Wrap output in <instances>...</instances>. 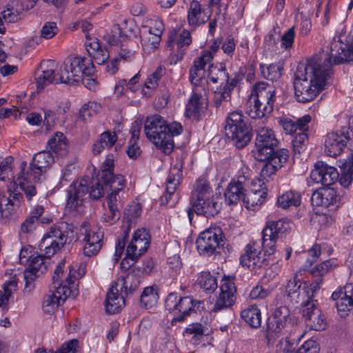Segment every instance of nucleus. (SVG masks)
<instances>
[{
  "label": "nucleus",
  "mask_w": 353,
  "mask_h": 353,
  "mask_svg": "<svg viewBox=\"0 0 353 353\" xmlns=\"http://www.w3.org/2000/svg\"><path fill=\"white\" fill-rule=\"evenodd\" d=\"M211 194L212 190L208 182L205 179H198L195 183L190 199L211 196Z\"/></svg>",
  "instance_id": "nucleus-50"
},
{
  "label": "nucleus",
  "mask_w": 353,
  "mask_h": 353,
  "mask_svg": "<svg viewBox=\"0 0 353 353\" xmlns=\"http://www.w3.org/2000/svg\"><path fill=\"white\" fill-rule=\"evenodd\" d=\"M182 125L177 122L168 124L159 114L148 117L145 121L144 132L146 137L165 154L173 150V138L182 132Z\"/></svg>",
  "instance_id": "nucleus-4"
},
{
  "label": "nucleus",
  "mask_w": 353,
  "mask_h": 353,
  "mask_svg": "<svg viewBox=\"0 0 353 353\" xmlns=\"http://www.w3.org/2000/svg\"><path fill=\"white\" fill-rule=\"evenodd\" d=\"M316 276V278L312 283H310V285L304 283V285L302 288V294L303 295H304L305 299H307V301L313 300L314 293L320 289L321 285L323 283L321 276Z\"/></svg>",
  "instance_id": "nucleus-56"
},
{
  "label": "nucleus",
  "mask_w": 353,
  "mask_h": 353,
  "mask_svg": "<svg viewBox=\"0 0 353 353\" xmlns=\"http://www.w3.org/2000/svg\"><path fill=\"white\" fill-rule=\"evenodd\" d=\"M191 43L190 32L188 30H183L179 34L175 31L171 32L169 35L168 46L172 48L176 44L177 48L181 49L189 46Z\"/></svg>",
  "instance_id": "nucleus-42"
},
{
  "label": "nucleus",
  "mask_w": 353,
  "mask_h": 353,
  "mask_svg": "<svg viewBox=\"0 0 353 353\" xmlns=\"http://www.w3.org/2000/svg\"><path fill=\"white\" fill-rule=\"evenodd\" d=\"M342 37L335 35L319 55L297 67L293 84L294 96L299 102H310L325 89L331 66L353 61V39L345 45V49Z\"/></svg>",
  "instance_id": "nucleus-1"
},
{
  "label": "nucleus",
  "mask_w": 353,
  "mask_h": 353,
  "mask_svg": "<svg viewBox=\"0 0 353 353\" xmlns=\"http://www.w3.org/2000/svg\"><path fill=\"white\" fill-rule=\"evenodd\" d=\"M207 108L208 101L205 86L193 88L192 95L186 104V117L198 120Z\"/></svg>",
  "instance_id": "nucleus-18"
},
{
  "label": "nucleus",
  "mask_w": 353,
  "mask_h": 353,
  "mask_svg": "<svg viewBox=\"0 0 353 353\" xmlns=\"http://www.w3.org/2000/svg\"><path fill=\"white\" fill-rule=\"evenodd\" d=\"M289 316V309L286 306H280L268 318L266 330V339L268 345H273L276 339L282 335Z\"/></svg>",
  "instance_id": "nucleus-14"
},
{
  "label": "nucleus",
  "mask_w": 353,
  "mask_h": 353,
  "mask_svg": "<svg viewBox=\"0 0 353 353\" xmlns=\"http://www.w3.org/2000/svg\"><path fill=\"white\" fill-rule=\"evenodd\" d=\"M224 235L219 227H211L200 233L196 241L198 252L203 256L219 252L223 246Z\"/></svg>",
  "instance_id": "nucleus-11"
},
{
  "label": "nucleus",
  "mask_w": 353,
  "mask_h": 353,
  "mask_svg": "<svg viewBox=\"0 0 353 353\" xmlns=\"http://www.w3.org/2000/svg\"><path fill=\"white\" fill-rule=\"evenodd\" d=\"M279 237L273 234L269 229L263 228L262 231L261 249L263 248L265 256H270L276 250V241Z\"/></svg>",
  "instance_id": "nucleus-39"
},
{
  "label": "nucleus",
  "mask_w": 353,
  "mask_h": 353,
  "mask_svg": "<svg viewBox=\"0 0 353 353\" xmlns=\"http://www.w3.org/2000/svg\"><path fill=\"white\" fill-rule=\"evenodd\" d=\"M292 227L291 221L287 219H279L276 221H269L267 223L265 229H269L273 234L279 237V234L288 233Z\"/></svg>",
  "instance_id": "nucleus-49"
},
{
  "label": "nucleus",
  "mask_w": 353,
  "mask_h": 353,
  "mask_svg": "<svg viewBox=\"0 0 353 353\" xmlns=\"http://www.w3.org/2000/svg\"><path fill=\"white\" fill-rule=\"evenodd\" d=\"M86 263L80 262L79 264L72 265L70 268L69 273L65 278V281L69 285H74L75 281L83 276L85 274Z\"/></svg>",
  "instance_id": "nucleus-53"
},
{
  "label": "nucleus",
  "mask_w": 353,
  "mask_h": 353,
  "mask_svg": "<svg viewBox=\"0 0 353 353\" xmlns=\"http://www.w3.org/2000/svg\"><path fill=\"white\" fill-rule=\"evenodd\" d=\"M208 328L199 323H193L185 328V334L191 336V341L194 344H198L206 335Z\"/></svg>",
  "instance_id": "nucleus-48"
},
{
  "label": "nucleus",
  "mask_w": 353,
  "mask_h": 353,
  "mask_svg": "<svg viewBox=\"0 0 353 353\" xmlns=\"http://www.w3.org/2000/svg\"><path fill=\"white\" fill-rule=\"evenodd\" d=\"M195 303L190 296L181 297L176 292L170 293L165 301V307L174 315L172 324L184 321L194 311Z\"/></svg>",
  "instance_id": "nucleus-10"
},
{
  "label": "nucleus",
  "mask_w": 353,
  "mask_h": 353,
  "mask_svg": "<svg viewBox=\"0 0 353 353\" xmlns=\"http://www.w3.org/2000/svg\"><path fill=\"white\" fill-rule=\"evenodd\" d=\"M307 140V135L305 132H300L297 134L292 141L294 152L300 154L305 150V142Z\"/></svg>",
  "instance_id": "nucleus-63"
},
{
  "label": "nucleus",
  "mask_w": 353,
  "mask_h": 353,
  "mask_svg": "<svg viewBox=\"0 0 353 353\" xmlns=\"http://www.w3.org/2000/svg\"><path fill=\"white\" fill-rule=\"evenodd\" d=\"M289 157V152L286 149L276 150L274 155L268 158V162L266 163L261 170V175L263 176H270L273 174L278 169L281 168L285 163Z\"/></svg>",
  "instance_id": "nucleus-31"
},
{
  "label": "nucleus",
  "mask_w": 353,
  "mask_h": 353,
  "mask_svg": "<svg viewBox=\"0 0 353 353\" xmlns=\"http://www.w3.org/2000/svg\"><path fill=\"white\" fill-rule=\"evenodd\" d=\"M302 283L298 279V276L296 274L294 276L290 279L286 285V293L288 296L291 299L292 301L299 303H305L304 295L302 294L301 288Z\"/></svg>",
  "instance_id": "nucleus-37"
},
{
  "label": "nucleus",
  "mask_w": 353,
  "mask_h": 353,
  "mask_svg": "<svg viewBox=\"0 0 353 353\" xmlns=\"http://www.w3.org/2000/svg\"><path fill=\"white\" fill-rule=\"evenodd\" d=\"M118 139L115 132L109 130L101 134L99 138L93 144L92 152L94 154H100L103 150L110 149Z\"/></svg>",
  "instance_id": "nucleus-35"
},
{
  "label": "nucleus",
  "mask_w": 353,
  "mask_h": 353,
  "mask_svg": "<svg viewBox=\"0 0 353 353\" xmlns=\"http://www.w3.org/2000/svg\"><path fill=\"white\" fill-rule=\"evenodd\" d=\"M231 99V94L225 88L214 93V103L216 108L225 107L229 103Z\"/></svg>",
  "instance_id": "nucleus-60"
},
{
  "label": "nucleus",
  "mask_w": 353,
  "mask_h": 353,
  "mask_svg": "<svg viewBox=\"0 0 353 353\" xmlns=\"http://www.w3.org/2000/svg\"><path fill=\"white\" fill-rule=\"evenodd\" d=\"M39 272L28 268L23 272L25 283V292H30L34 288V282L39 276Z\"/></svg>",
  "instance_id": "nucleus-61"
},
{
  "label": "nucleus",
  "mask_w": 353,
  "mask_h": 353,
  "mask_svg": "<svg viewBox=\"0 0 353 353\" xmlns=\"http://www.w3.org/2000/svg\"><path fill=\"white\" fill-rule=\"evenodd\" d=\"M269 258L261 253L260 241H251L244 248V253L240 257V263L252 270H257L269 265Z\"/></svg>",
  "instance_id": "nucleus-15"
},
{
  "label": "nucleus",
  "mask_w": 353,
  "mask_h": 353,
  "mask_svg": "<svg viewBox=\"0 0 353 353\" xmlns=\"http://www.w3.org/2000/svg\"><path fill=\"white\" fill-rule=\"evenodd\" d=\"M249 181L245 176H239L236 181L230 182L224 193L225 203L229 205H236L244 197L245 187Z\"/></svg>",
  "instance_id": "nucleus-27"
},
{
  "label": "nucleus",
  "mask_w": 353,
  "mask_h": 353,
  "mask_svg": "<svg viewBox=\"0 0 353 353\" xmlns=\"http://www.w3.org/2000/svg\"><path fill=\"white\" fill-rule=\"evenodd\" d=\"M235 293L236 287L233 278L224 276L223 283L220 287V294L212 311L216 312L231 307L236 300Z\"/></svg>",
  "instance_id": "nucleus-19"
},
{
  "label": "nucleus",
  "mask_w": 353,
  "mask_h": 353,
  "mask_svg": "<svg viewBox=\"0 0 353 353\" xmlns=\"http://www.w3.org/2000/svg\"><path fill=\"white\" fill-rule=\"evenodd\" d=\"M61 79L65 84L80 81L84 76H92L94 72L92 59L77 56L69 57L60 66Z\"/></svg>",
  "instance_id": "nucleus-7"
},
{
  "label": "nucleus",
  "mask_w": 353,
  "mask_h": 353,
  "mask_svg": "<svg viewBox=\"0 0 353 353\" xmlns=\"http://www.w3.org/2000/svg\"><path fill=\"white\" fill-rule=\"evenodd\" d=\"M225 130L226 136L238 149L246 146L251 140V129L241 112L234 111L229 114Z\"/></svg>",
  "instance_id": "nucleus-8"
},
{
  "label": "nucleus",
  "mask_w": 353,
  "mask_h": 353,
  "mask_svg": "<svg viewBox=\"0 0 353 353\" xmlns=\"http://www.w3.org/2000/svg\"><path fill=\"white\" fill-rule=\"evenodd\" d=\"M198 281L200 287L206 292H212L217 288L216 279L209 272H202Z\"/></svg>",
  "instance_id": "nucleus-54"
},
{
  "label": "nucleus",
  "mask_w": 353,
  "mask_h": 353,
  "mask_svg": "<svg viewBox=\"0 0 353 353\" xmlns=\"http://www.w3.org/2000/svg\"><path fill=\"white\" fill-rule=\"evenodd\" d=\"M141 213V205L134 203L128 206L125 210L123 215V230L128 231L129 233L132 226L134 224L135 221L140 216Z\"/></svg>",
  "instance_id": "nucleus-41"
},
{
  "label": "nucleus",
  "mask_w": 353,
  "mask_h": 353,
  "mask_svg": "<svg viewBox=\"0 0 353 353\" xmlns=\"http://www.w3.org/2000/svg\"><path fill=\"white\" fill-rule=\"evenodd\" d=\"M208 76L210 80L214 83L225 84L229 80V74L225 67H214L211 65L209 68Z\"/></svg>",
  "instance_id": "nucleus-52"
},
{
  "label": "nucleus",
  "mask_w": 353,
  "mask_h": 353,
  "mask_svg": "<svg viewBox=\"0 0 353 353\" xmlns=\"http://www.w3.org/2000/svg\"><path fill=\"white\" fill-rule=\"evenodd\" d=\"M275 91L265 82H258L253 86L245 103V112L252 119H260L273 110Z\"/></svg>",
  "instance_id": "nucleus-6"
},
{
  "label": "nucleus",
  "mask_w": 353,
  "mask_h": 353,
  "mask_svg": "<svg viewBox=\"0 0 353 353\" xmlns=\"http://www.w3.org/2000/svg\"><path fill=\"white\" fill-rule=\"evenodd\" d=\"M264 185L263 182L257 179L252 182V187L248 191H245L243 203L248 209L255 210L264 202L266 195Z\"/></svg>",
  "instance_id": "nucleus-24"
},
{
  "label": "nucleus",
  "mask_w": 353,
  "mask_h": 353,
  "mask_svg": "<svg viewBox=\"0 0 353 353\" xmlns=\"http://www.w3.org/2000/svg\"><path fill=\"white\" fill-rule=\"evenodd\" d=\"M336 261L334 259L326 260L316 266L315 270H312L314 276H323L330 270L336 266Z\"/></svg>",
  "instance_id": "nucleus-62"
},
{
  "label": "nucleus",
  "mask_w": 353,
  "mask_h": 353,
  "mask_svg": "<svg viewBox=\"0 0 353 353\" xmlns=\"http://www.w3.org/2000/svg\"><path fill=\"white\" fill-rule=\"evenodd\" d=\"M183 167V157L182 156L176 159L175 163L172 165L167 179L165 193L161 197L162 205L173 206L178 199L175 194L177 187L182 179V169Z\"/></svg>",
  "instance_id": "nucleus-13"
},
{
  "label": "nucleus",
  "mask_w": 353,
  "mask_h": 353,
  "mask_svg": "<svg viewBox=\"0 0 353 353\" xmlns=\"http://www.w3.org/2000/svg\"><path fill=\"white\" fill-rule=\"evenodd\" d=\"M339 174L337 170L328 165L323 161H318L310 173V179L316 183L324 186L334 184L339 179Z\"/></svg>",
  "instance_id": "nucleus-21"
},
{
  "label": "nucleus",
  "mask_w": 353,
  "mask_h": 353,
  "mask_svg": "<svg viewBox=\"0 0 353 353\" xmlns=\"http://www.w3.org/2000/svg\"><path fill=\"white\" fill-rule=\"evenodd\" d=\"M274 132L269 128L263 127L257 130L255 147L253 150L254 158L257 161H265L276 153L278 145Z\"/></svg>",
  "instance_id": "nucleus-9"
},
{
  "label": "nucleus",
  "mask_w": 353,
  "mask_h": 353,
  "mask_svg": "<svg viewBox=\"0 0 353 353\" xmlns=\"http://www.w3.org/2000/svg\"><path fill=\"white\" fill-rule=\"evenodd\" d=\"M113 169V159L108 156L103 163L95 182L88 176L73 182L68 190L67 207L74 210L82 205L88 192L91 198L99 199L103 196L105 190L110 191L108 196H114L115 199L122 200L126 188V180L121 174H114Z\"/></svg>",
  "instance_id": "nucleus-2"
},
{
  "label": "nucleus",
  "mask_w": 353,
  "mask_h": 353,
  "mask_svg": "<svg viewBox=\"0 0 353 353\" xmlns=\"http://www.w3.org/2000/svg\"><path fill=\"white\" fill-rule=\"evenodd\" d=\"M124 305L125 299L123 292H121L114 283L106 295L105 302L106 312L109 314L119 312Z\"/></svg>",
  "instance_id": "nucleus-32"
},
{
  "label": "nucleus",
  "mask_w": 353,
  "mask_h": 353,
  "mask_svg": "<svg viewBox=\"0 0 353 353\" xmlns=\"http://www.w3.org/2000/svg\"><path fill=\"white\" fill-rule=\"evenodd\" d=\"M114 284L120 289L121 292L124 290V292L127 295L137 289L140 284V280L134 272H129L125 277H119Z\"/></svg>",
  "instance_id": "nucleus-36"
},
{
  "label": "nucleus",
  "mask_w": 353,
  "mask_h": 353,
  "mask_svg": "<svg viewBox=\"0 0 353 353\" xmlns=\"http://www.w3.org/2000/svg\"><path fill=\"white\" fill-rule=\"evenodd\" d=\"M85 47L90 57L99 65L103 64L110 57L108 50L100 45L97 38L86 35Z\"/></svg>",
  "instance_id": "nucleus-30"
},
{
  "label": "nucleus",
  "mask_w": 353,
  "mask_h": 353,
  "mask_svg": "<svg viewBox=\"0 0 353 353\" xmlns=\"http://www.w3.org/2000/svg\"><path fill=\"white\" fill-rule=\"evenodd\" d=\"M241 318L251 327L256 328L261 324V314L260 310L254 305L243 310L241 314Z\"/></svg>",
  "instance_id": "nucleus-46"
},
{
  "label": "nucleus",
  "mask_w": 353,
  "mask_h": 353,
  "mask_svg": "<svg viewBox=\"0 0 353 353\" xmlns=\"http://www.w3.org/2000/svg\"><path fill=\"white\" fill-rule=\"evenodd\" d=\"M262 76L270 81H277L281 76L283 66L279 63H272L268 66L260 65Z\"/></svg>",
  "instance_id": "nucleus-51"
},
{
  "label": "nucleus",
  "mask_w": 353,
  "mask_h": 353,
  "mask_svg": "<svg viewBox=\"0 0 353 353\" xmlns=\"http://www.w3.org/2000/svg\"><path fill=\"white\" fill-rule=\"evenodd\" d=\"M72 233V225L66 222H59L52 226L39 245V248L43 254L31 258L28 268L39 273H43L47 268L44 258L49 259L59 250L66 243L68 235Z\"/></svg>",
  "instance_id": "nucleus-3"
},
{
  "label": "nucleus",
  "mask_w": 353,
  "mask_h": 353,
  "mask_svg": "<svg viewBox=\"0 0 353 353\" xmlns=\"http://www.w3.org/2000/svg\"><path fill=\"white\" fill-rule=\"evenodd\" d=\"M150 245V234L145 229H138L126 249V256L134 261L145 252Z\"/></svg>",
  "instance_id": "nucleus-22"
},
{
  "label": "nucleus",
  "mask_w": 353,
  "mask_h": 353,
  "mask_svg": "<svg viewBox=\"0 0 353 353\" xmlns=\"http://www.w3.org/2000/svg\"><path fill=\"white\" fill-rule=\"evenodd\" d=\"M208 17L205 12V9L197 0H192L188 9L187 21L192 30L205 24L208 20Z\"/></svg>",
  "instance_id": "nucleus-29"
},
{
  "label": "nucleus",
  "mask_w": 353,
  "mask_h": 353,
  "mask_svg": "<svg viewBox=\"0 0 353 353\" xmlns=\"http://www.w3.org/2000/svg\"><path fill=\"white\" fill-rule=\"evenodd\" d=\"M163 74V67L159 66L156 70L148 77L145 82L144 88L142 90V93L146 98L150 97L158 87L159 81Z\"/></svg>",
  "instance_id": "nucleus-40"
},
{
  "label": "nucleus",
  "mask_w": 353,
  "mask_h": 353,
  "mask_svg": "<svg viewBox=\"0 0 353 353\" xmlns=\"http://www.w3.org/2000/svg\"><path fill=\"white\" fill-rule=\"evenodd\" d=\"M63 79H61V72L55 74L53 68H46L41 71L36 78V83L38 91H41L46 86L50 84L64 83Z\"/></svg>",
  "instance_id": "nucleus-34"
},
{
  "label": "nucleus",
  "mask_w": 353,
  "mask_h": 353,
  "mask_svg": "<svg viewBox=\"0 0 353 353\" xmlns=\"http://www.w3.org/2000/svg\"><path fill=\"white\" fill-rule=\"evenodd\" d=\"M301 202V195L299 192L294 190L287 191L279 196L277 204L279 207L285 209L291 206H299Z\"/></svg>",
  "instance_id": "nucleus-43"
},
{
  "label": "nucleus",
  "mask_w": 353,
  "mask_h": 353,
  "mask_svg": "<svg viewBox=\"0 0 353 353\" xmlns=\"http://www.w3.org/2000/svg\"><path fill=\"white\" fill-rule=\"evenodd\" d=\"M339 183L344 188L348 187L353 181V153L351 152L341 167Z\"/></svg>",
  "instance_id": "nucleus-38"
},
{
  "label": "nucleus",
  "mask_w": 353,
  "mask_h": 353,
  "mask_svg": "<svg viewBox=\"0 0 353 353\" xmlns=\"http://www.w3.org/2000/svg\"><path fill=\"white\" fill-rule=\"evenodd\" d=\"M302 315L307 327L311 330L321 331L325 329L327 322L316 300L301 303Z\"/></svg>",
  "instance_id": "nucleus-17"
},
{
  "label": "nucleus",
  "mask_w": 353,
  "mask_h": 353,
  "mask_svg": "<svg viewBox=\"0 0 353 353\" xmlns=\"http://www.w3.org/2000/svg\"><path fill=\"white\" fill-rule=\"evenodd\" d=\"M65 266V261H62L58 265L54 272L52 276V284L54 291L52 292L59 298L62 302H64L68 297H69L72 292L74 285H69L66 283L65 279L61 281V277L63 274V268Z\"/></svg>",
  "instance_id": "nucleus-26"
},
{
  "label": "nucleus",
  "mask_w": 353,
  "mask_h": 353,
  "mask_svg": "<svg viewBox=\"0 0 353 353\" xmlns=\"http://www.w3.org/2000/svg\"><path fill=\"white\" fill-rule=\"evenodd\" d=\"M79 239L83 243L84 255L93 256L97 255L102 248L103 232L97 226L83 223L79 229Z\"/></svg>",
  "instance_id": "nucleus-12"
},
{
  "label": "nucleus",
  "mask_w": 353,
  "mask_h": 353,
  "mask_svg": "<svg viewBox=\"0 0 353 353\" xmlns=\"http://www.w3.org/2000/svg\"><path fill=\"white\" fill-rule=\"evenodd\" d=\"M159 294L154 286L144 288L141 296L140 303L142 307L148 309L154 306L158 301Z\"/></svg>",
  "instance_id": "nucleus-47"
},
{
  "label": "nucleus",
  "mask_w": 353,
  "mask_h": 353,
  "mask_svg": "<svg viewBox=\"0 0 353 353\" xmlns=\"http://www.w3.org/2000/svg\"><path fill=\"white\" fill-rule=\"evenodd\" d=\"M295 346L288 338H282L276 345L275 353H294Z\"/></svg>",
  "instance_id": "nucleus-64"
},
{
  "label": "nucleus",
  "mask_w": 353,
  "mask_h": 353,
  "mask_svg": "<svg viewBox=\"0 0 353 353\" xmlns=\"http://www.w3.org/2000/svg\"><path fill=\"white\" fill-rule=\"evenodd\" d=\"M19 0H11L6 9L1 12L5 23H15L20 19L22 13Z\"/></svg>",
  "instance_id": "nucleus-45"
},
{
  "label": "nucleus",
  "mask_w": 353,
  "mask_h": 353,
  "mask_svg": "<svg viewBox=\"0 0 353 353\" xmlns=\"http://www.w3.org/2000/svg\"><path fill=\"white\" fill-rule=\"evenodd\" d=\"M100 105L94 101H90L85 104L80 110L79 118L83 121L87 120L96 114L99 110Z\"/></svg>",
  "instance_id": "nucleus-59"
},
{
  "label": "nucleus",
  "mask_w": 353,
  "mask_h": 353,
  "mask_svg": "<svg viewBox=\"0 0 353 353\" xmlns=\"http://www.w3.org/2000/svg\"><path fill=\"white\" fill-rule=\"evenodd\" d=\"M23 195L15 189L10 192L9 196L0 195V212L6 219L11 216L20 207L23 202Z\"/></svg>",
  "instance_id": "nucleus-28"
},
{
  "label": "nucleus",
  "mask_w": 353,
  "mask_h": 353,
  "mask_svg": "<svg viewBox=\"0 0 353 353\" xmlns=\"http://www.w3.org/2000/svg\"><path fill=\"white\" fill-rule=\"evenodd\" d=\"M209 55H205V57H199L194 59L193 65L189 71V79L193 88L205 86L203 77L205 73V65L209 63Z\"/></svg>",
  "instance_id": "nucleus-33"
},
{
  "label": "nucleus",
  "mask_w": 353,
  "mask_h": 353,
  "mask_svg": "<svg viewBox=\"0 0 353 353\" xmlns=\"http://www.w3.org/2000/svg\"><path fill=\"white\" fill-rule=\"evenodd\" d=\"M54 159L52 153L49 151H41L35 154L32 158L30 166H27L26 161H22L20 165V172L17 174L15 184L23 191L27 199L31 200L37 194L34 185L31 178L34 181H39L41 175L54 163Z\"/></svg>",
  "instance_id": "nucleus-5"
},
{
  "label": "nucleus",
  "mask_w": 353,
  "mask_h": 353,
  "mask_svg": "<svg viewBox=\"0 0 353 353\" xmlns=\"http://www.w3.org/2000/svg\"><path fill=\"white\" fill-rule=\"evenodd\" d=\"M48 145L51 150L59 155L65 154L68 147L66 137L62 132H57L48 140Z\"/></svg>",
  "instance_id": "nucleus-44"
},
{
  "label": "nucleus",
  "mask_w": 353,
  "mask_h": 353,
  "mask_svg": "<svg viewBox=\"0 0 353 353\" xmlns=\"http://www.w3.org/2000/svg\"><path fill=\"white\" fill-rule=\"evenodd\" d=\"M161 37L148 32V35L141 36V43L143 49L148 52L158 48Z\"/></svg>",
  "instance_id": "nucleus-55"
},
{
  "label": "nucleus",
  "mask_w": 353,
  "mask_h": 353,
  "mask_svg": "<svg viewBox=\"0 0 353 353\" xmlns=\"http://www.w3.org/2000/svg\"><path fill=\"white\" fill-rule=\"evenodd\" d=\"M333 300L336 301V307L341 316H345L353 308V284L345 285L343 290L333 292Z\"/></svg>",
  "instance_id": "nucleus-25"
},
{
  "label": "nucleus",
  "mask_w": 353,
  "mask_h": 353,
  "mask_svg": "<svg viewBox=\"0 0 353 353\" xmlns=\"http://www.w3.org/2000/svg\"><path fill=\"white\" fill-rule=\"evenodd\" d=\"M349 140L347 128L328 133L325 141V153L330 157H336L341 153Z\"/></svg>",
  "instance_id": "nucleus-20"
},
{
  "label": "nucleus",
  "mask_w": 353,
  "mask_h": 353,
  "mask_svg": "<svg viewBox=\"0 0 353 353\" xmlns=\"http://www.w3.org/2000/svg\"><path fill=\"white\" fill-rule=\"evenodd\" d=\"M342 197L334 188H323L313 192L311 196L312 205L326 208H338Z\"/></svg>",
  "instance_id": "nucleus-23"
},
{
  "label": "nucleus",
  "mask_w": 353,
  "mask_h": 353,
  "mask_svg": "<svg viewBox=\"0 0 353 353\" xmlns=\"http://www.w3.org/2000/svg\"><path fill=\"white\" fill-rule=\"evenodd\" d=\"M190 203L191 206L187 208L186 212L190 223L194 213L210 218L216 215L221 209L220 205L212 196L190 199Z\"/></svg>",
  "instance_id": "nucleus-16"
},
{
  "label": "nucleus",
  "mask_w": 353,
  "mask_h": 353,
  "mask_svg": "<svg viewBox=\"0 0 353 353\" xmlns=\"http://www.w3.org/2000/svg\"><path fill=\"white\" fill-rule=\"evenodd\" d=\"M17 281L13 279L4 283L3 291H0V307L8 304L10 296L17 290Z\"/></svg>",
  "instance_id": "nucleus-57"
},
{
  "label": "nucleus",
  "mask_w": 353,
  "mask_h": 353,
  "mask_svg": "<svg viewBox=\"0 0 353 353\" xmlns=\"http://www.w3.org/2000/svg\"><path fill=\"white\" fill-rule=\"evenodd\" d=\"M61 301L57 296L50 291L49 294H46L43 301V310L45 313L50 314L54 312L55 309L60 305Z\"/></svg>",
  "instance_id": "nucleus-58"
}]
</instances>
